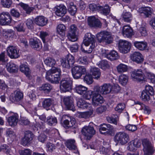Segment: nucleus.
Instances as JSON below:
<instances>
[{
  "label": "nucleus",
  "mask_w": 155,
  "mask_h": 155,
  "mask_svg": "<svg viewBox=\"0 0 155 155\" xmlns=\"http://www.w3.org/2000/svg\"><path fill=\"white\" fill-rule=\"evenodd\" d=\"M93 111L84 112H79L78 113V117L80 118H84L86 119L89 117L93 114Z\"/></svg>",
  "instance_id": "nucleus-47"
},
{
  "label": "nucleus",
  "mask_w": 155,
  "mask_h": 155,
  "mask_svg": "<svg viewBox=\"0 0 155 155\" xmlns=\"http://www.w3.org/2000/svg\"><path fill=\"white\" fill-rule=\"evenodd\" d=\"M128 77L125 74H121L120 76L119 82L122 85H126L128 81Z\"/></svg>",
  "instance_id": "nucleus-44"
},
{
  "label": "nucleus",
  "mask_w": 155,
  "mask_h": 155,
  "mask_svg": "<svg viewBox=\"0 0 155 155\" xmlns=\"http://www.w3.org/2000/svg\"><path fill=\"white\" fill-rule=\"evenodd\" d=\"M32 152L30 149H27L21 150L20 153V155H31Z\"/></svg>",
  "instance_id": "nucleus-64"
},
{
  "label": "nucleus",
  "mask_w": 155,
  "mask_h": 155,
  "mask_svg": "<svg viewBox=\"0 0 155 155\" xmlns=\"http://www.w3.org/2000/svg\"><path fill=\"white\" fill-rule=\"evenodd\" d=\"M1 4L4 8H9L12 4V0H1Z\"/></svg>",
  "instance_id": "nucleus-46"
},
{
  "label": "nucleus",
  "mask_w": 155,
  "mask_h": 155,
  "mask_svg": "<svg viewBox=\"0 0 155 155\" xmlns=\"http://www.w3.org/2000/svg\"><path fill=\"white\" fill-rule=\"evenodd\" d=\"M10 148L7 145L4 144L0 146V151L5 152L7 155H10Z\"/></svg>",
  "instance_id": "nucleus-45"
},
{
  "label": "nucleus",
  "mask_w": 155,
  "mask_h": 155,
  "mask_svg": "<svg viewBox=\"0 0 155 155\" xmlns=\"http://www.w3.org/2000/svg\"><path fill=\"white\" fill-rule=\"evenodd\" d=\"M6 67L8 71L10 73H15L17 72L18 70V67L12 62L8 63Z\"/></svg>",
  "instance_id": "nucleus-33"
},
{
  "label": "nucleus",
  "mask_w": 155,
  "mask_h": 155,
  "mask_svg": "<svg viewBox=\"0 0 155 155\" xmlns=\"http://www.w3.org/2000/svg\"><path fill=\"white\" fill-rule=\"evenodd\" d=\"M44 62L47 66L53 67L56 64V61L53 58L48 57L45 59Z\"/></svg>",
  "instance_id": "nucleus-41"
},
{
  "label": "nucleus",
  "mask_w": 155,
  "mask_h": 155,
  "mask_svg": "<svg viewBox=\"0 0 155 155\" xmlns=\"http://www.w3.org/2000/svg\"><path fill=\"white\" fill-rule=\"evenodd\" d=\"M84 81L88 84H91L93 82V79L92 75L90 74H87L84 76Z\"/></svg>",
  "instance_id": "nucleus-50"
},
{
  "label": "nucleus",
  "mask_w": 155,
  "mask_h": 155,
  "mask_svg": "<svg viewBox=\"0 0 155 155\" xmlns=\"http://www.w3.org/2000/svg\"><path fill=\"white\" fill-rule=\"evenodd\" d=\"M66 146L70 150H75L77 149V147L75 144V140L74 139H70L66 142Z\"/></svg>",
  "instance_id": "nucleus-39"
},
{
  "label": "nucleus",
  "mask_w": 155,
  "mask_h": 155,
  "mask_svg": "<svg viewBox=\"0 0 155 155\" xmlns=\"http://www.w3.org/2000/svg\"><path fill=\"white\" fill-rule=\"evenodd\" d=\"M122 33L123 36L130 38L133 35L132 28L129 26H124L123 28Z\"/></svg>",
  "instance_id": "nucleus-24"
},
{
  "label": "nucleus",
  "mask_w": 155,
  "mask_h": 155,
  "mask_svg": "<svg viewBox=\"0 0 155 155\" xmlns=\"http://www.w3.org/2000/svg\"><path fill=\"white\" fill-rule=\"evenodd\" d=\"M60 70L54 68L47 72L46 78L52 83L58 84L60 80Z\"/></svg>",
  "instance_id": "nucleus-2"
},
{
  "label": "nucleus",
  "mask_w": 155,
  "mask_h": 155,
  "mask_svg": "<svg viewBox=\"0 0 155 155\" xmlns=\"http://www.w3.org/2000/svg\"><path fill=\"white\" fill-rule=\"evenodd\" d=\"M24 137L21 139V143L23 146H25L30 144L33 139L34 135L31 131L28 130L24 132Z\"/></svg>",
  "instance_id": "nucleus-9"
},
{
  "label": "nucleus",
  "mask_w": 155,
  "mask_h": 155,
  "mask_svg": "<svg viewBox=\"0 0 155 155\" xmlns=\"http://www.w3.org/2000/svg\"><path fill=\"white\" fill-rule=\"evenodd\" d=\"M131 76L134 81L140 82L144 80V75L142 70H135L131 72Z\"/></svg>",
  "instance_id": "nucleus-16"
},
{
  "label": "nucleus",
  "mask_w": 155,
  "mask_h": 155,
  "mask_svg": "<svg viewBox=\"0 0 155 155\" xmlns=\"http://www.w3.org/2000/svg\"><path fill=\"white\" fill-rule=\"evenodd\" d=\"M52 89L51 86L49 83L43 84L39 87V90L44 91L45 93H48Z\"/></svg>",
  "instance_id": "nucleus-40"
},
{
  "label": "nucleus",
  "mask_w": 155,
  "mask_h": 155,
  "mask_svg": "<svg viewBox=\"0 0 155 155\" xmlns=\"http://www.w3.org/2000/svg\"><path fill=\"white\" fill-rule=\"evenodd\" d=\"M7 54L11 58H17L19 56V51L13 46H10L7 48Z\"/></svg>",
  "instance_id": "nucleus-17"
},
{
  "label": "nucleus",
  "mask_w": 155,
  "mask_h": 155,
  "mask_svg": "<svg viewBox=\"0 0 155 155\" xmlns=\"http://www.w3.org/2000/svg\"><path fill=\"white\" fill-rule=\"evenodd\" d=\"M113 129V126L110 124H104L100 126L99 130L101 134L107 135L110 134Z\"/></svg>",
  "instance_id": "nucleus-20"
},
{
  "label": "nucleus",
  "mask_w": 155,
  "mask_h": 155,
  "mask_svg": "<svg viewBox=\"0 0 155 155\" xmlns=\"http://www.w3.org/2000/svg\"><path fill=\"white\" fill-rule=\"evenodd\" d=\"M90 73L95 79H98L100 78L101 73L98 68L95 67L91 68L90 70Z\"/></svg>",
  "instance_id": "nucleus-29"
},
{
  "label": "nucleus",
  "mask_w": 155,
  "mask_h": 155,
  "mask_svg": "<svg viewBox=\"0 0 155 155\" xmlns=\"http://www.w3.org/2000/svg\"><path fill=\"white\" fill-rule=\"evenodd\" d=\"M94 36L92 35L90 33H86L84 37V39L83 43L84 45L86 47L90 46L87 50V48H86V50H84L83 48V45H81V50L86 53H90L92 52L95 46Z\"/></svg>",
  "instance_id": "nucleus-1"
},
{
  "label": "nucleus",
  "mask_w": 155,
  "mask_h": 155,
  "mask_svg": "<svg viewBox=\"0 0 155 155\" xmlns=\"http://www.w3.org/2000/svg\"><path fill=\"white\" fill-rule=\"evenodd\" d=\"M89 104L81 98L78 99L77 102L78 107L81 109H86L88 107Z\"/></svg>",
  "instance_id": "nucleus-36"
},
{
  "label": "nucleus",
  "mask_w": 155,
  "mask_h": 155,
  "mask_svg": "<svg viewBox=\"0 0 155 155\" xmlns=\"http://www.w3.org/2000/svg\"><path fill=\"white\" fill-rule=\"evenodd\" d=\"M68 10L71 15H74L77 12V8L76 5H71L68 8Z\"/></svg>",
  "instance_id": "nucleus-56"
},
{
  "label": "nucleus",
  "mask_w": 155,
  "mask_h": 155,
  "mask_svg": "<svg viewBox=\"0 0 155 155\" xmlns=\"http://www.w3.org/2000/svg\"><path fill=\"white\" fill-rule=\"evenodd\" d=\"M117 69L118 73H121L127 71V66L124 64H120L117 66Z\"/></svg>",
  "instance_id": "nucleus-42"
},
{
  "label": "nucleus",
  "mask_w": 155,
  "mask_h": 155,
  "mask_svg": "<svg viewBox=\"0 0 155 155\" xmlns=\"http://www.w3.org/2000/svg\"><path fill=\"white\" fill-rule=\"evenodd\" d=\"M57 32L62 37L65 35V32L66 30V26L63 24H59L58 25L56 28Z\"/></svg>",
  "instance_id": "nucleus-32"
},
{
  "label": "nucleus",
  "mask_w": 155,
  "mask_h": 155,
  "mask_svg": "<svg viewBox=\"0 0 155 155\" xmlns=\"http://www.w3.org/2000/svg\"><path fill=\"white\" fill-rule=\"evenodd\" d=\"M99 67L103 70H105L109 67L107 61L105 60H102L98 64Z\"/></svg>",
  "instance_id": "nucleus-48"
},
{
  "label": "nucleus",
  "mask_w": 155,
  "mask_h": 155,
  "mask_svg": "<svg viewBox=\"0 0 155 155\" xmlns=\"http://www.w3.org/2000/svg\"><path fill=\"white\" fill-rule=\"evenodd\" d=\"M92 104L94 106H97L104 102L103 97L100 93L94 90L93 96L92 97Z\"/></svg>",
  "instance_id": "nucleus-14"
},
{
  "label": "nucleus",
  "mask_w": 155,
  "mask_h": 155,
  "mask_svg": "<svg viewBox=\"0 0 155 155\" xmlns=\"http://www.w3.org/2000/svg\"><path fill=\"white\" fill-rule=\"evenodd\" d=\"M134 44L135 47L140 50L143 51L145 49L147 46V44L145 42L135 41Z\"/></svg>",
  "instance_id": "nucleus-35"
},
{
  "label": "nucleus",
  "mask_w": 155,
  "mask_h": 155,
  "mask_svg": "<svg viewBox=\"0 0 155 155\" xmlns=\"http://www.w3.org/2000/svg\"><path fill=\"white\" fill-rule=\"evenodd\" d=\"M117 116L114 115V117H107V120L109 123H113L115 124H117Z\"/></svg>",
  "instance_id": "nucleus-54"
},
{
  "label": "nucleus",
  "mask_w": 155,
  "mask_h": 155,
  "mask_svg": "<svg viewBox=\"0 0 155 155\" xmlns=\"http://www.w3.org/2000/svg\"><path fill=\"white\" fill-rule=\"evenodd\" d=\"M150 95L143 90L141 92L140 97L144 101H148L150 100Z\"/></svg>",
  "instance_id": "nucleus-49"
},
{
  "label": "nucleus",
  "mask_w": 155,
  "mask_h": 155,
  "mask_svg": "<svg viewBox=\"0 0 155 155\" xmlns=\"http://www.w3.org/2000/svg\"><path fill=\"white\" fill-rule=\"evenodd\" d=\"M18 119V114L15 113L9 117L8 118L7 121L10 125L14 126L17 124Z\"/></svg>",
  "instance_id": "nucleus-27"
},
{
  "label": "nucleus",
  "mask_w": 155,
  "mask_h": 155,
  "mask_svg": "<svg viewBox=\"0 0 155 155\" xmlns=\"http://www.w3.org/2000/svg\"><path fill=\"white\" fill-rule=\"evenodd\" d=\"M61 61L63 67L69 69L73 66L75 62L74 58L72 55L69 54L65 58L61 59Z\"/></svg>",
  "instance_id": "nucleus-7"
},
{
  "label": "nucleus",
  "mask_w": 155,
  "mask_h": 155,
  "mask_svg": "<svg viewBox=\"0 0 155 155\" xmlns=\"http://www.w3.org/2000/svg\"><path fill=\"white\" fill-rule=\"evenodd\" d=\"M105 56L111 61L117 60L119 57L117 52L114 50L111 51L109 54H105Z\"/></svg>",
  "instance_id": "nucleus-34"
},
{
  "label": "nucleus",
  "mask_w": 155,
  "mask_h": 155,
  "mask_svg": "<svg viewBox=\"0 0 155 155\" xmlns=\"http://www.w3.org/2000/svg\"><path fill=\"white\" fill-rule=\"evenodd\" d=\"M115 141H117L121 145L126 143L129 141V136L124 132H120L116 133L114 136Z\"/></svg>",
  "instance_id": "nucleus-11"
},
{
  "label": "nucleus",
  "mask_w": 155,
  "mask_h": 155,
  "mask_svg": "<svg viewBox=\"0 0 155 155\" xmlns=\"http://www.w3.org/2000/svg\"><path fill=\"white\" fill-rule=\"evenodd\" d=\"M46 122L50 126H55L58 123L57 118L52 116L48 117L46 119Z\"/></svg>",
  "instance_id": "nucleus-37"
},
{
  "label": "nucleus",
  "mask_w": 155,
  "mask_h": 155,
  "mask_svg": "<svg viewBox=\"0 0 155 155\" xmlns=\"http://www.w3.org/2000/svg\"><path fill=\"white\" fill-rule=\"evenodd\" d=\"M54 104V100L51 98L44 99L42 103L43 107L47 110H50V107Z\"/></svg>",
  "instance_id": "nucleus-28"
},
{
  "label": "nucleus",
  "mask_w": 155,
  "mask_h": 155,
  "mask_svg": "<svg viewBox=\"0 0 155 155\" xmlns=\"http://www.w3.org/2000/svg\"><path fill=\"white\" fill-rule=\"evenodd\" d=\"M122 17L124 19H130L132 18V15L130 12H123Z\"/></svg>",
  "instance_id": "nucleus-61"
},
{
  "label": "nucleus",
  "mask_w": 155,
  "mask_h": 155,
  "mask_svg": "<svg viewBox=\"0 0 155 155\" xmlns=\"http://www.w3.org/2000/svg\"><path fill=\"white\" fill-rule=\"evenodd\" d=\"M29 44L32 48L36 50H39L42 48L41 42L38 39H31L30 40Z\"/></svg>",
  "instance_id": "nucleus-23"
},
{
  "label": "nucleus",
  "mask_w": 155,
  "mask_h": 155,
  "mask_svg": "<svg viewBox=\"0 0 155 155\" xmlns=\"http://www.w3.org/2000/svg\"><path fill=\"white\" fill-rule=\"evenodd\" d=\"M3 35L5 38L12 37L14 35L13 31L12 29H10L7 31H3Z\"/></svg>",
  "instance_id": "nucleus-52"
},
{
  "label": "nucleus",
  "mask_w": 155,
  "mask_h": 155,
  "mask_svg": "<svg viewBox=\"0 0 155 155\" xmlns=\"http://www.w3.org/2000/svg\"><path fill=\"white\" fill-rule=\"evenodd\" d=\"M151 95L154 94V90L152 87L150 85H146L145 87V90H143Z\"/></svg>",
  "instance_id": "nucleus-53"
},
{
  "label": "nucleus",
  "mask_w": 155,
  "mask_h": 155,
  "mask_svg": "<svg viewBox=\"0 0 155 155\" xmlns=\"http://www.w3.org/2000/svg\"><path fill=\"white\" fill-rule=\"evenodd\" d=\"M60 89L61 91L65 92L69 91L72 89V81L68 78L63 79L60 82Z\"/></svg>",
  "instance_id": "nucleus-13"
},
{
  "label": "nucleus",
  "mask_w": 155,
  "mask_h": 155,
  "mask_svg": "<svg viewBox=\"0 0 155 155\" xmlns=\"http://www.w3.org/2000/svg\"><path fill=\"white\" fill-rule=\"evenodd\" d=\"M81 132L84 138L86 140H90L96 133L94 127L90 125L84 127Z\"/></svg>",
  "instance_id": "nucleus-5"
},
{
  "label": "nucleus",
  "mask_w": 155,
  "mask_h": 155,
  "mask_svg": "<svg viewBox=\"0 0 155 155\" xmlns=\"http://www.w3.org/2000/svg\"><path fill=\"white\" fill-rule=\"evenodd\" d=\"M77 62L80 64H87V57H79L77 60Z\"/></svg>",
  "instance_id": "nucleus-59"
},
{
  "label": "nucleus",
  "mask_w": 155,
  "mask_h": 155,
  "mask_svg": "<svg viewBox=\"0 0 155 155\" xmlns=\"http://www.w3.org/2000/svg\"><path fill=\"white\" fill-rule=\"evenodd\" d=\"M19 5L25 10L28 14H30L33 9V8L30 7L27 4L22 2L19 3Z\"/></svg>",
  "instance_id": "nucleus-43"
},
{
  "label": "nucleus",
  "mask_w": 155,
  "mask_h": 155,
  "mask_svg": "<svg viewBox=\"0 0 155 155\" xmlns=\"http://www.w3.org/2000/svg\"><path fill=\"white\" fill-rule=\"evenodd\" d=\"M130 59L138 64L142 63L143 58L142 54L139 52L135 51L130 55Z\"/></svg>",
  "instance_id": "nucleus-21"
},
{
  "label": "nucleus",
  "mask_w": 155,
  "mask_h": 155,
  "mask_svg": "<svg viewBox=\"0 0 155 155\" xmlns=\"http://www.w3.org/2000/svg\"><path fill=\"white\" fill-rule=\"evenodd\" d=\"M89 26L92 28H101L102 23L99 20H88Z\"/></svg>",
  "instance_id": "nucleus-31"
},
{
  "label": "nucleus",
  "mask_w": 155,
  "mask_h": 155,
  "mask_svg": "<svg viewBox=\"0 0 155 155\" xmlns=\"http://www.w3.org/2000/svg\"><path fill=\"white\" fill-rule=\"evenodd\" d=\"M76 91L78 94L82 95L84 94L86 91L87 90V88L86 87L81 85H76L75 88Z\"/></svg>",
  "instance_id": "nucleus-38"
},
{
  "label": "nucleus",
  "mask_w": 155,
  "mask_h": 155,
  "mask_svg": "<svg viewBox=\"0 0 155 155\" xmlns=\"http://www.w3.org/2000/svg\"><path fill=\"white\" fill-rule=\"evenodd\" d=\"M66 7L63 5H60L57 7L55 13L57 16L62 17L66 13Z\"/></svg>",
  "instance_id": "nucleus-26"
},
{
  "label": "nucleus",
  "mask_w": 155,
  "mask_h": 155,
  "mask_svg": "<svg viewBox=\"0 0 155 155\" xmlns=\"http://www.w3.org/2000/svg\"><path fill=\"white\" fill-rule=\"evenodd\" d=\"M136 104L140 105V106L142 107V108L143 107H144L143 109L145 113L149 114L150 113L151 110L150 108L148 107L145 106L143 104L139 102H137Z\"/></svg>",
  "instance_id": "nucleus-60"
},
{
  "label": "nucleus",
  "mask_w": 155,
  "mask_h": 155,
  "mask_svg": "<svg viewBox=\"0 0 155 155\" xmlns=\"http://www.w3.org/2000/svg\"><path fill=\"white\" fill-rule=\"evenodd\" d=\"M94 92V91H92L91 90L87 91L82 95L85 99L89 100L91 99V96H93Z\"/></svg>",
  "instance_id": "nucleus-51"
},
{
  "label": "nucleus",
  "mask_w": 155,
  "mask_h": 155,
  "mask_svg": "<svg viewBox=\"0 0 155 155\" xmlns=\"http://www.w3.org/2000/svg\"><path fill=\"white\" fill-rule=\"evenodd\" d=\"M147 77L153 83H155V75L152 73H148L147 74Z\"/></svg>",
  "instance_id": "nucleus-63"
},
{
  "label": "nucleus",
  "mask_w": 155,
  "mask_h": 155,
  "mask_svg": "<svg viewBox=\"0 0 155 155\" xmlns=\"http://www.w3.org/2000/svg\"><path fill=\"white\" fill-rule=\"evenodd\" d=\"M71 72L74 78L78 79L80 78L82 75L85 74L86 70L84 66H76L72 68Z\"/></svg>",
  "instance_id": "nucleus-6"
},
{
  "label": "nucleus",
  "mask_w": 155,
  "mask_h": 155,
  "mask_svg": "<svg viewBox=\"0 0 155 155\" xmlns=\"http://www.w3.org/2000/svg\"><path fill=\"white\" fill-rule=\"evenodd\" d=\"M39 36L44 43H45V39L49 36L48 33L43 31H41L39 34Z\"/></svg>",
  "instance_id": "nucleus-58"
},
{
  "label": "nucleus",
  "mask_w": 155,
  "mask_h": 155,
  "mask_svg": "<svg viewBox=\"0 0 155 155\" xmlns=\"http://www.w3.org/2000/svg\"><path fill=\"white\" fill-rule=\"evenodd\" d=\"M64 102L68 109L74 111L75 109L72 98L70 97H65L64 98Z\"/></svg>",
  "instance_id": "nucleus-22"
},
{
  "label": "nucleus",
  "mask_w": 155,
  "mask_h": 155,
  "mask_svg": "<svg viewBox=\"0 0 155 155\" xmlns=\"http://www.w3.org/2000/svg\"><path fill=\"white\" fill-rule=\"evenodd\" d=\"M139 11L140 13H143L147 17H149L152 13L153 10L149 7H143L139 8Z\"/></svg>",
  "instance_id": "nucleus-30"
},
{
  "label": "nucleus",
  "mask_w": 155,
  "mask_h": 155,
  "mask_svg": "<svg viewBox=\"0 0 155 155\" xmlns=\"http://www.w3.org/2000/svg\"><path fill=\"white\" fill-rule=\"evenodd\" d=\"M125 107V104H118L115 108V110L119 113H121Z\"/></svg>",
  "instance_id": "nucleus-57"
},
{
  "label": "nucleus",
  "mask_w": 155,
  "mask_h": 155,
  "mask_svg": "<svg viewBox=\"0 0 155 155\" xmlns=\"http://www.w3.org/2000/svg\"><path fill=\"white\" fill-rule=\"evenodd\" d=\"M34 22L40 26H43L47 23L48 20H33Z\"/></svg>",
  "instance_id": "nucleus-62"
},
{
  "label": "nucleus",
  "mask_w": 155,
  "mask_h": 155,
  "mask_svg": "<svg viewBox=\"0 0 155 155\" xmlns=\"http://www.w3.org/2000/svg\"><path fill=\"white\" fill-rule=\"evenodd\" d=\"M131 44L129 42L122 40H119L118 46L120 52L126 54L130 51Z\"/></svg>",
  "instance_id": "nucleus-8"
},
{
  "label": "nucleus",
  "mask_w": 155,
  "mask_h": 155,
  "mask_svg": "<svg viewBox=\"0 0 155 155\" xmlns=\"http://www.w3.org/2000/svg\"><path fill=\"white\" fill-rule=\"evenodd\" d=\"M61 121H63L64 126L67 127H72L75 123L74 118L68 117L67 116L63 115L61 120Z\"/></svg>",
  "instance_id": "nucleus-19"
},
{
  "label": "nucleus",
  "mask_w": 155,
  "mask_h": 155,
  "mask_svg": "<svg viewBox=\"0 0 155 155\" xmlns=\"http://www.w3.org/2000/svg\"><path fill=\"white\" fill-rule=\"evenodd\" d=\"M143 147V150L146 155H151L154 152L153 147L151 142L147 139H144L142 140Z\"/></svg>",
  "instance_id": "nucleus-12"
},
{
  "label": "nucleus",
  "mask_w": 155,
  "mask_h": 155,
  "mask_svg": "<svg viewBox=\"0 0 155 155\" xmlns=\"http://www.w3.org/2000/svg\"><path fill=\"white\" fill-rule=\"evenodd\" d=\"M23 98V94L22 92L19 90L15 91L12 94L10 99L13 102L16 103L21 101Z\"/></svg>",
  "instance_id": "nucleus-18"
},
{
  "label": "nucleus",
  "mask_w": 155,
  "mask_h": 155,
  "mask_svg": "<svg viewBox=\"0 0 155 155\" xmlns=\"http://www.w3.org/2000/svg\"><path fill=\"white\" fill-rule=\"evenodd\" d=\"M78 32V28L76 26L74 25H71L67 35L69 40L72 42L77 41L78 40L77 33Z\"/></svg>",
  "instance_id": "nucleus-10"
},
{
  "label": "nucleus",
  "mask_w": 155,
  "mask_h": 155,
  "mask_svg": "<svg viewBox=\"0 0 155 155\" xmlns=\"http://www.w3.org/2000/svg\"><path fill=\"white\" fill-rule=\"evenodd\" d=\"M89 8L93 12L97 10L99 13L105 15H107L110 11L109 7L106 5L103 7L99 5L97 6L94 4L92 3L89 4Z\"/></svg>",
  "instance_id": "nucleus-4"
},
{
  "label": "nucleus",
  "mask_w": 155,
  "mask_h": 155,
  "mask_svg": "<svg viewBox=\"0 0 155 155\" xmlns=\"http://www.w3.org/2000/svg\"><path fill=\"white\" fill-rule=\"evenodd\" d=\"M11 17L9 13L3 12L0 14V19H11Z\"/></svg>",
  "instance_id": "nucleus-55"
},
{
  "label": "nucleus",
  "mask_w": 155,
  "mask_h": 155,
  "mask_svg": "<svg viewBox=\"0 0 155 155\" xmlns=\"http://www.w3.org/2000/svg\"><path fill=\"white\" fill-rule=\"evenodd\" d=\"M97 39L100 42H104L108 44L112 42L113 38L110 32L106 31L101 32L97 35Z\"/></svg>",
  "instance_id": "nucleus-3"
},
{
  "label": "nucleus",
  "mask_w": 155,
  "mask_h": 155,
  "mask_svg": "<svg viewBox=\"0 0 155 155\" xmlns=\"http://www.w3.org/2000/svg\"><path fill=\"white\" fill-rule=\"evenodd\" d=\"M20 71L24 73L29 79H31V71L28 66L25 64H21L19 67Z\"/></svg>",
  "instance_id": "nucleus-25"
},
{
  "label": "nucleus",
  "mask_w": 155,
  "mask_h": 155,
  "mask_svg": "<svg viewBox=\"0 0 155 155\" xmlns=\"http://www.w3.org/2000/svg\"><path fill=\"white\" fill-rule=\"evenodd\" d=\"M112 86L110 84H104L101 86H96L94 89L95 91L102 94H109L112 91Z\"/></svg>",
  "instance_id": "nucleus-15"
}]
</instances>
